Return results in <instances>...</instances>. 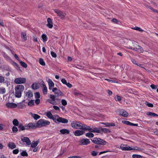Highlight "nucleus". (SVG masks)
Segmentation results:
<instances>
[{
	"mask_svg": "<svg viewBox=\"0 0 158 158\" xmlns=\"http://www.w3.org/2000/svg\"><path fill=\"white\" fill-rule=\"evenodd\" d=\"M42 82H43V87L42 88V91L43 94H46L47 93V87L46 86V85L44 84V82L43 81H42Z\"/></svg>",
	"mask_w": 158,
	"mask_h": 158,
	"instance_id": "4be33fe9",
	"label": "nucleus"
},
{
	"mask_svg": "<svg viewBox=\"0 0 158 158\" xmlns=\"http://www.w3.org/2000/svg\"><path fill=\"white\" fill-rule=\"evenodd\" d=\"M12 130L13 132L15 133L18 131V129L16 127L13 126L12 128Z\"/></svg>",
	"mask_w": 158,
	"mask_h": 158,
	"instance_id": "8fccbe9b",
	"label": "nucleus"
},
{
	"mask_svg": "<svg viewBox=\"0 0 158 158\" xmlns=\"http://www.w3.org/2000/svg\"><path fill=\"white\" fill-rule=\"evenodd\" d=\"M145 104L147 106H148L150 107H153V105L151 103H148L147 101H145Z\"/></svg>",
	"mask_w": 158,
	"mask_h": 158,
	"instance_id": "58836bf2",
	"label": "nucleus"
},
{
	"mask_svg": "<svg viewBox=\"0 0 158 158\" xmlns=\"http://www.w3.org/2000/svg\"><path fill=\"white\" fill-rule=\"evenodd\" d=\"M73 94L76 96H78L79 95H81V94L77 91L76 89H75L73 92Z\"/></svg>",
	"mask_w": 158,
	"mask_h": 158,
	"instance_id": "e433bc0d",
	"label": "nucleus"
},
{
	"mask_svg": "<svg viewBox=\"0 0 158 158\" xmlns=\"http://www.w3.org/2000/svg\"><path fill=\"white\" fill-rule=\"evenodd\" d=\"M49 97L51 100L49 99H48L47 100V101L49 103L53 105H56L57 104V103L56 102V100H57L59 101L60 100V99H58L56 98V95L50 94V95Z\"/></svg>",
	"mask_w": 158,
	"mask_h": 158,
	"instance_id": "423d86ee",
	"label": "nucleus"
},
{
	"mask_svg": "<svg viewBox=\"0 0 158 158\" xmlns=\"http://www.w3.org/2000/svg\"><path fill=\"white\" fill-rule=\"evenodd\" d=\"M92 132H89L86 133L85 136L88 138H92L94 136V134L92 133Z\"/></svg>",
	"mask_w": 158,
	"mask_h": 158,
	"instance_id": "72a5a7b5",
	"label": "nucleus"
},
{
	"mask_svg": "<svg viewBox=\"0 0 158 158\" xmlns=\"http://www.w3.org/2000/svg\"><path fill=\"white\" fill-rule=\"evenodd\" d=\"M132 29L137 31H139L141 32L143 31V30L140 27H135L134 28H132Z\"/></svg>",
	"mask_w": 158,
	"mask_h": 158,
	"instance_id": "603ef678",
	"label": "nucleus"
},
{
	"mask_svg": "<svg viewBox=\"0 0 158 158\" xmlns=\"http://www.w3.org/2000/svg\"><path fill=\"white\" fill-rule=\"evenodd\" d=\"M13 124L15 126H18L19 122L17 119H15L13 121Z\"/></svg>",
	"mask_w": 158,
	"mask_h": 158,
	"instance_id": "c9c22d12",
	"label": "nucleus"
},
{
	"mask_svg": "<svg viewBox=\"0 0 158 158\" xmlns=\"http://www.w3.org/2000/svg\"><path fill=\"white\" fill-rule=\"evenodd\" d=\"M39 143V141H33L31 144V147L32 148H34Z\"/></svg>",
	"mask_w": 158,
	"mask_h": 158,
	"instance_id": "cd10ccee",
	"label": "nucleus"
},
{
	"mask_svg": "<svg viewBox=\"0 0 158 158\" xmlns=\"http://www.w3.org/2000/svg\"><path fill=\"white\" fill-rule=\"evenodd\" d=\"M82 127V128H81V130H82L84 131L91 132L92 128H91L89 126H87L86 124H83Z\"/></svg>",
	"mask_w": 158,
	"mask_h": 158,
	"instance_id": "4468645a",
	"label": "nucleus"
},
{
	"mask_svg": "<svg viewBox=\"0 0 158 158\" xmlns=\"http://www.w3.org/2000/svg\"><path fill=\"white\" fill-rule=\"evenodd\" d=\"M19 150L18 149H14L13 151V153L15 154H17L19 152Z\"/></svg>",
	"mask_w": 158,
	"mask_h": 158,
	"instance_id": "13d9d810",
	"label": "nucleus"
},
{
	"mask_svg": "<svg viewBox=\"0 0 158 158\" xmlns=\"http://www.w3.org/2000/svg\"><path fill=\"white\" fill-rule=\"evenodd\" d=\"M41 37L44 42H45L46 41H47L48 38L47 35L46 34H42L41 36Z\"/></svg>",
	"mask_w": 158,
	"mask_h": 158,
	"instance_id": "7c9ffc66",
	"label": "nucleus"
},
{
	"mask_svg": "<svg viewBox=\"0 0 158 158\" xmlns=\"http://www.w3.org/2000/svg\"><path fill=\"white\" fill-rule=\"evenodd\" d=\"M31 88L33 89H38V86L37 84L35 85L34 83H33L31 85Z\"/></svg>",
	"mask_w": 158,
	"mask_h": 158,
	"instance_id": "79ce46f5",
	"label": "nucleus"
},
{
	"mask_svg": "<svg viewBox=\"0 0 158 158\" xmlns=\"http://www.w3.org/2000/svg\"><path fill=\"white\" fill-rule=\"evenodd\" d=\"M26 102L25 100H23L22 102L18 103L17 106L18 108L19 109H22L24 107L25 108L26 107Z\"/></svg>",
	"mask_w": 158,
	"mask_h": 158,
	"instance_id": "f8f14e48",
	"label": "nucleus"
},
{
	"mask_svg": "<svg viewBox=\"0 0 158 158\" xmlns=\"http://www.w3.org/2000/svg\"><path fill=\"white\" fill-rule=\"evenodd\" d=\"M91 141L95 144L100 145H105L107 143L106 141L99 138H94L91 139Z\"/></svg>",
	"mask_w": 158,
	"mask_h": 158,
	"instance_id": "20e7f679",
	"label": "nucleus"
},
{
	"mask_svg": "<svg viewBox=\"0 0 158 158\" xmlns=\"http://www.w3.org/2000/svg\"><path fill=\"white\" fill-rule=\"evenodd\" d=\"M40 101L39 98L37 99L35 101V102L36 103V104L37 105H38L40 103Z\"/></svg>",
	"mask_w": 158,
	"mask_h": 158,
	"instance_id": "338daca9",
	"label": "nucleus"
},
{
	"mask_svg": "<svg viewBox=\"0 0 158 158\" xmlns=\"http://www.w3.org/2000/svg\"><path fill=\"white\" fill-rule=\"evenodd\" d=\"M60 133L62 134H69V131L67 129H63L60 131Z\"/></svg>",
	"mask_w": 158,
	"mask_h": 158,
	"instance_id": "a878e982",
	"label": "nucleus"
},
{
	"mask_svg": "<svg viewBox=\"0 0 158 158\" xmlns=\"http://www.w3.org/2000/svg\"><path fill=\"white\" fill-rule=\"evenodd\" d=\"M5 81L4 77L0 76V83H4Z\"/></svg>",
	"mask_w": 158,
	"mask_h": 158,
	"instance_id": "09e8293b",
	"label": "nucleus"
},
{
	"mask_svg": "<svg viewBox=\"0 0 158 158\" xmlns=\"http://www.w3.org/2000/svg\"><path fill=\"white\" fill-rule=\"evenodd\" d=\"M131 61L132 63L134 64H135L136 65H137L138 64L137 62L134 59H131Z\"/></svg>",
	"mask_w": 158,
	"mask_h": 158,
	"instance_id": "6e6d98bb",
	"label": "nucleus"
},
{
	"mask_svg": "<svg viewBox=\"0 0 158 158\" xmlns=\"http://www.w3.org/2000/svg\"><path fill=\"white\" fill-rule=\"evenodd\" d=\"M26 95L29 98H31L33 96L32 93L30 90H28L27 92H26Z\"/></svg>",
	"mask_w": 158,
	"mask_h": 158,
	"instance_id": "473e14b6",
	"label": "nucleus"
},
{
	"mask_svg": "<svg viewBox=\"0 0 158 158\" xmlns=\"http://www.w3.org/2000/svg\"><path fill=\"white\" fill-rule=\"evenodd\" d=\"M112 21L116 23H117L119 22L118 20L115 18L113 19L112 20Z\"/></svg>",
	"mask_w": 158,
	"mask_h": 158,
	"instance_id": "680f3d73",
	"label": "nucleus"
},
{
	"mask_svg": "<svg viewBox=\"0 0 158 158\" xmlns=\"http://www.w3.org/2000/svg\"><path fill=\"white\" fill-rule=\"evenodd\" d=\"M146 114L147 115H148V116H152L153 117H155L156 116H158V114H156L151 112H147Z\"/></svg>",
	"mask_w": 158,
	"mask_h": 158,
	"instance_id": "2f4dec72",
	"label": "nucleus"
},
{
	"mask_svg": "<svg viewBox=\"0 0 158 158\" xmlns=\"http://www.w3.org/2000/svg\"><path fill=\"white\" fill-rule=\"evenodd\" d=\"M83 124L80 122L73 121L71 122V126L73 128L75 129H80L81 130Z\"/></svg>",
	"mask_w": 158,
	"mask_h": 158,
	"instance_id": "39448f33",
	"label": "nucleus"
},
{
	"mask_svg": "<svg viewBox=\"0 0 158 158\" xmlns=\"http://www.w3.org/2000/svg\"><path fill=\"white\" fill-rule=\"evenodd\" d=\"M21 38L23 39L24 41H26L27 40V37L26 33L25 32H21Z\"/></svg>",
	"mask_w": 158,
	"mask_h": 158,
	"instance_id": "c85d7f7f",
	"label": "nucleus"
},
{
	"mask_svg": "<svg viewBox=\"0 0 158 158\" xmlns=\"http://www.w3.org/2000/svg\"><path fill=\"white\" fill-rule=\"evenodd\" d=\"M132 157L133 158H142L141 156L137 154H133Z\"/></svg>",
	"mask_w": 158,
	"mask_h": 158,
	"instance_id": "a19ab883",
	"label": "nucleus"
},
{
	"mask_svg": "<svg viewBox=\"0 0 158 158\" xmlns=\"http://www.w3.org/2000/svg\"><path fill=\"white\" fill-rule=\"evenodd\" d=\"M21 156H27L28 154L26 151H23L21 153Z\"/></svg>",
	"mask_w": 158,
	"mask_h": 158,
	"instance_id": "37998d69",
	"label": "nucleus"
},
{
	"mask_svg": "<svg viewBox=\"0 0 158 158\" xmlns=\"http://www.w3.org/2000/svg\"><path fill=\"white\" fill-rule=\"evenodd\" d=\"M122 122L123 123L126 124L127 125H131V122L129 121L126 120H123L122 121Z\"/></svg>",
	"mask_w": 158,
	"mask_h": 158,
	"instance_id": "49530a36",
	"label": "nucleus"
},
{
	"mask_svg": "<svg viewBox=\"0 0 158 158\" xmlns=\"http://www.w3.org/2000/svg\"><path fill=\"white\" fill-rule=\"evenodd\" d=\"M101 132H103L105 133H110L111 131L110 129L106 128L101 127Z\"/></svg>",
	"mask_w": 158,
	"mask_h": 158,
	"instance_id": "b1692460",
	"label": "nucleus"
},
{
	"mask_svg": "<svg viewBox=\"0 0 158 158\" xmlns=\"http://www.w3.org/2000/svg\"><path fill=\"white\" fill-rule=\"evenodd\" d=\"M118 114L124 117H127L128 115V113L123 109H119L118 110Z\"/></svg>",
	"mask_w": 158,
	"mask_h": 158,
	"instance_id": "9d476101",
	"label": "nucleus"
},
{
	"mask_svg": "<svg viewBox=\"0 0 158 158\" xmlns=\"http://www.w3.org/2000/svg\"><path fill=\"white\" fill-rule=\"evenodd\" d=\"M48 23L47 24V26L50 28H51L53 27V24L52 22V20L50 18L47 19Z\"/></svg>",
	"mask_w": 158,
	"mask_h": 158,
	"instance_id": "412c9836",
	"label": "nucleus"
},
{
	"mask_svg": "<svg viewBox=\"0 0 158 158\" xmlns=\"http://www.w3.org/2000/svg\"><path fill=\"white\" fill-rule=\"evenodd\" d=\"M6 106L9 108H15L17 107V105L15 103H8L6 104Z\"/></svg>",
	"mask_w": 158,
	"mask_h": 158,
	"instance_id": "6ab92c4d",
	"label": "nucleus"
},
{
	"mask_svg": "<svg viewBox=\"0 0 158 158\" xmlns=\"http://www.w3.org/2000/svg\"><path fill=\"white\" fill-rule=\"evenodd\" d=\"M51 54L52 56L54 58H56V54L53 52H51Z\"/></svg>",
	"mask_w": 158,
	"mask_h": 158,
	"instance_id": "5fc2aeb1",
	"label": "nucleus"
},
{
	"mask_svg": "<svg viewBox=\"0 0 158 158\" xmlns=\"http://www.w3.org/2000/svg\"><path fill=\"white\" fill-rule=\"evenodd\" d=\"M33 41L34 42H36L38 43H39L38 41V39L37 36H33Z\"/></svg>",
	"mask_w": 158,
	"mask_h": 158,
	"instance_id": "3c124183",
	"label": "nucleus"
},
{
	"mask_svg": "<svg viewBox=\"0 0 158 158\" xmlns=\"http://www.w3.org/2000/svg\"><path fill=\"white\" fill-rule=\"evenodd\" d=\"M133 50L139 52H142L143 51V48L139 45H137V48L136 47L134 48Z\"/></svg>",
	"mask_w": 158,
	"mask_h": 158,
	"instance_id": "f3484780",
	"label": "nucleus"
},
{
	"mask_svg": "<svg viewBox=\"0 0 158 158\" xmlns=\"http://www.w3.org/2000/svg\"><path fill=\"white\" fill-rule=\"evenodd\" d=\"M61 81L64 84H66L67 83V81H66V80L64 78V79H62L61 80Z\"/></svg>",
	"mask_w": 158,
	"mask_h": 158,
	"instance_id": "774afa93",
	"label": "nucleus"
},
{
	"mask_svg": "<svg viewBox=\"0 0 158 158\" xmlns=\"http://www.w3.org/2000/svg\"><path fill=\"white\" fill-rule=\"evenodd\" d=\"M39 62L40 64L42 65H45V63L43 59L41 58H40L39 59Z\"/></svg>",
	"mask_w": 158,
	"mask_h": 158,
	"instance_id": "4c0bfd02",
	"label": "nucleus"
},
{
	"mask_svg": "<svg viewBox=\"0 0 158 158\" xmlns=\"http://www.w3.org/2000/svg\"><path fill=\"white\" fill-rule=\"evenodd\" d=\"M35 125V127H33L34 129H35L37 127H41L42 126L46 125H48L50 124V122L44 119H41L38 121L36 123H33Z\"/></svg>",
	"mask_w": 158,
	"mask_h": 158,
	"instance_id": "f03ea898",
	"label": "nucleus"
},
{
	"mask_svg": "<svg viewBox=\"0 0 158 158\" xmlns=\"http://www.w3.org/2000/svg\"><path fill=\"white\" fill-rule=\"evenodd\" d=\"M121 98L120 97V96H118V95H117L116 96V101H120L121 100Z\"/></svg>",
	"mask_w": 158,
	"mask_h": 158,
	"instance_id": "052dcab7",
	"label": "nucleus"
},
{
	"mask_svg": "<svg viewBox=\"0 0 158 158\" xmlns=\"http://www.w3.org/2000/svg\"><path fill=\"white\" fill-rule=\"evenodd\" d=\"M21 139L23 143H26L27 145L29 146L31 144V141L28 137H22Z\"/></svg>",
	"mask_w": 158,
	"mask_h": 158,
	"instance_id": "ddd939ff",
	"label": "nucleus"
},
{
	"mask_svg": "<svg viewBox=\"0 0 158 158\" xmlns=\"http://www.w3.org/2000/svg\"><path fill=\"white\" fill-rule=\"evenodd\" d=\"M26 81V79L23 77L17 78L14 80V82L17 84H23Z\"/></svg>",
	"mask_w": 158,
	"mask_h": 158,
	"instance_id": "6e6552de",
	"label": "nucleus"
},
{
	"mask_svg": "<svg viewBox=\"0 0 158 158\" xmlns=\"http://www.w3.org/2000/svg\"><path fill=\"white\" fill-rule=\"evenodd\" d=\"M59 118V116L58 115L56 114L54 115L53 117L51 119H52L53 121L56 123H58L57 122V119Z\"/></svg>",
	"mask_w": 158,
	"mask_h": 158,
	"instance_id": "bb28decb",
	"label": "nucleus"
},
{
	"mask_svg": "<svg viewBox=\"0 0 158 158\" xmlns=\"http://www.w3.org/2000/svg\"><path fill=\"white\" fill-rule=\"evenodd\" d=\"M98 152H96L95 151H93L91 152V154L93 156H96L97 155Z\"/></svg>",
	"mask_w": 158,
	"mask_h": 158,
	"instance_id": "bf43d9fd",
	"label": "nucleus"
},
{
	"mask_svg": "<svg viewBox=\"0 0 158 158\" xmlns=\"http://www.w3.org/2000/svg\"><path fill=\"white\" fill-rule=\"evenodd\" d=\"M61 103L63 106H66L67 104V102L65 100L62 99L61 101Z\"/></svg>",
	"mask_w": 158,
	"mask_h": 158,
	"instance_id": "864d4df0",
	"label": "nucleus"
},
{
	"mask_svg": "<svg viewBox=\"0 0 158 158\" xmlns=\"http://www.w3.org/2000/svg\"><path fill=\"white\" fill-rule=\"evenodd\" d=\"M105 80L108 81L109 82H111L113 83L117 82V81L116 80H110L108 79H106Z\"/></svg>",
	"mask_w": 158,
	"mask_h": 158,
	"instance_id": "de8ad7c7",
	"label": "nucleus"
},
{
	"mask_svg": "<svg viewBox=\"0 0 158 158\" xmlns=\"http://www.w3.org/2000/svg\"><path fill=\"white\" fill-rule=\"evenodd\" d=\"M84 133V131H83L77 130L74 132V134L76 136H79L82 135Z\"/></svg>",
	"mask_w": 158,
	"mask_h": 158,
	"instance_id": "a211bd4d",
	"label": "nucleus"
},
{
	"mask_svg": "<svg viewBox=\"0 0 158 158\" xmlns=\"http://www.w3.org/2000/svg\"><path fill=\"white\" fill-rule=\"evenodd\" d=\"M20 63L21 65L24 68H26L27 67V64L24 62L22 61L20 62Z\"/></svg>",
	"mask_w": 158,
	"mask_h": 158,
	"instance_id": "ea45409f",
	"label": "nucleus"
},
{
	"mask_svg": "<svg viewBox=\"0 0 158 158\" xmlns=\"http://www.w3.org/2000/svg\"><path fill=\"white\" fill-rule=\"evenodd\" d=\"M132 150H141V148H139L137 147H135L133 148H132Z\"/></svg>",
	"mask_w": 158,
	"mask_h": 158,
	"instance_id": "4d7b16f0",
	"label": "nucleus"
},
{
	"mask_svg": "<svg viewBox=\"0 0 158 158\" xmlns=\"http://www.w3.org/2000/svg\"><path fill=\"white\" fill-rule=\"evenodd\" d=\"M90 143L89 139L86 138H83L80 140L79 144L81 145H87Z\"/></svg>",
	"mask_w": 158,
	"mask_h": 158,
	"instance_id": "0eeeda50",
	"label": "nucleus"
},
{
	"mask_svg": "<svg viewBox=\"0 0 158 158\" xmlns=\"http://www.w3.org/2000/svg\"><path fill=\"white\" fill-rule=\"evenodd\" d=\"M48 86H49V89L50 90L52 89V88H53L54 86V84L53 82L50 79H48Z\"/></svg>",
	"mask_w": 158,
	"mask_h": 158,
	"instance_id": "dca6fc26",
	"label": "nucleus"
},
{
	"mask_svg": "<svg viewBox=\"0 0 158 158\" xmlns=\"http://www.w3.org/2000/svg\"><path fill=\"white\" fill-rule=\"evenodd\" d=\"M101 124L105 125L106 127H114L115 126V124L114 123H101Z\"/></svg>",
	"mask_w": 158,
	"mask_h": 158,
	"instance_id": "aec40b11",
	"label": "nucleus"
},
{
	"mask_svg": "<svg viewBox=\"0 0 158 158\" xmlns=\"http://www.w3.org/2000/svg\"><path fill=\"white\" fill-rule=\"evenodd\" d=\"M35 126L32 123L26 124L24 126H23L22 123H20L18 126V127L19 129V131H21L25 130H32L34 129L33 127H35Z\"/></svg>",
	"mask_w": 158,
	"mask_h": 158,
	"instance_id": "f257e3e1",
	"label": "nucleus"
},
{
	"mask_svg": "<svg viewBox=\"0 0 158 158\" xmlns=\"http://www.w3.org/2000/svg\"><path fill=\"white\" fill-rule=\"evenodd\" d=\"M58 123H67L68 122V119L64 118L62 117H59V118L57 119Z\"/></svg>",
	"mask_w": 158,
	"mask_h": 158,
	"instance_id": "2eb2a0df",
	"label": "nucleus"
},
{
	"mask_svg": "<svg viewBox=\"0 0 158 158\" xmlns=\"http://www.w3.org/2000/svg\"><path fill=\"white\" fill-rule=\"evenodd\" d=\"M0 91L1 94H3L5 93L6 89L5 88L0 89Z\"/></svg>",
	"mask_w": 158,
	"mask_h": 158,
	"instance_id": "0e129e2a",
	"label": "nucleus"
},
{
	"mask_svg": "<svg viewBox=\"0 0 158 158\" xmlns=\"http://www.w3.org/2000/svg\"><path fill=\"white\" fill-rule=\"evenodd\" d=\"M35 96L36 98L38 99L40 98V95L39 92H36L35 93Z\"/></svg>",
	"mask_w": 158,
	"mask_h": 158,
	"instance_id": "a18cd8bd",
	"label": "nucleus"
},
{
	"mask_svg": "<svg viewBox=\"0 0 158 158\" xmlns=\"http://www.w3.org/2000/svg\"><path fill=\"white\" fill-rule=\"evenodd\" d=\"M151 88L153 89H156L157 88V86L152 84L150 86Z\"/></svg>",
	"mask_w": 158,
	"mask_h": 158,
	"instance_id": "e2e57ef3",
	"label": "nucleus"
},
{
	"mask_svg": "<svg viewBox=\"0 0 158 158\" xmlns=\"http://www.w3.org/2000/svg\"><path fill=\"white\" fill-rule=\"evenodd\" d=\"M120 148L123 151L132 150V148L131 147L127 144H121L120 146Z\"/></svg>",
	"mask_w": 158,
	"mask_h": 158,
	"instance_id": "9b49d317",
	"label": "nucleus"
},
{
	"mask_svg": "<svg viewBox=\"0 0 158 158\" xmlns=\"http://www.w3.org/2000/svg\"><path fill=\"white\" fill-rule=\"evenodd\" d=\"M28 105L29 106H32L34 104V101L33 100H31L28 102Z\"/></svg>",
	"mask_w": 158,
	"mask_h": 158,
	"instance_id": "c03bdc74",
	"label": "nucleus"
},
{
	"mask_svg": "<svg viewBox=\"0 0 158 158\" xmlns=\"http://www.w3.org/2000/svg\"><path fill=\"white\" fill-rule=\"evenodd\" d=\"M53 108L56 110L59 111V110H60V108L58 106H53Z\"/></svg>",
	"mask_w": 158,
	"mask_h": 158,
	"instance_id": "69168bd1",
	"label": "nucleus"
},
{
	"mask_svg": "<svg viewBox=\"0 0 158 158\" xmlns=\"http://www.w3.org/2000/svg\"><path fill=\"white\" fill-rule=\"evenodd\" d=\"M91 132L94 133L96 132L98 133H101V127L98 128L96 127H94V128H92Z\"/></svg>",
	"mask_w": 158,
	"mask_h": 158,
	"instance_id": "393cba45",
	"label": "nucleus"
},
{
	"mask_svg": "<svg viewBox=\"0 0 158 158\" xmlns=\"http://www.w3.org/2000/svg\"><path fill=\"white\" fill-rule=\"evenodd\" d=\"M54 11L61 18H64L65 17L66 14L64 12L61 11L59 10L56 9L54 10Z\"/></svg>",
	"mask_w": 158,
	"mask_h": 158,
	"instance_id": "1a4fd4ad",
	"label": "nucleus"
},
{
	"mask_svg": "<svg viewBox=\"0 0 158 158\" xmlns=\"http://www.w3.org/2000/svg\"><path fill=\"white\" fill-rule=\"evenodd\" d=\"M24 89V86L23 85H18L15 88V94L16 97L20 98L22 96V92Z\"/></svg>",
	"mask_w": 158,
	"mask_h": 158,
	"instance_id": "7ed1b4c3",
	"label": "nucleus"
},
{
	"mask_svg": "<svg viewBox=\"0 0 158 158\" xmlns=\"http://www.w3.org/2000/svg\"><path fill=\"white\" fill-rule=\"evenodd\" d=\"M46 115L48 118L51 119L54 116V115H52L50 111L47 112L46 114Z\"/></svg>",
	"mask_w": 158,
	"mask_h": 158,
	"instance_id": "f704fd0d",
	"label": "nucleus"
},
{
	"mask_svg": "<svg viewBox=\"0 0 158 158\" xmlns=\"http://www.w3.org/2000/svg\"><path fill=\"white\" fill-rule=\"evenodd\" d=\"M31 114L32 117L35 120H37L40 118V115L35 114L31 113Z\"/></svg>",
	"mask_w": 158,
	"mask_h": 158,
	"instance_id": "c756f323",
	"label": "nucleus"
},
{
	"mask_svg": "<svg viewBox=\"0 0 158 158\" xmlns=\"http://www.w3.org/2000/svg\"><path fill=\"white\" fill-rule=\"evenodd\" d=\"M8 146L9 148L13 149L16 148V146L14 143L10 142H9L8 144Z\"/></svg>",
	"mask_w": 158,
	"mask_h": 158,
	"instance_id": "5701e85b",
	"label": "nucleus"
}]
</instances>
